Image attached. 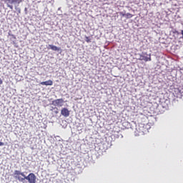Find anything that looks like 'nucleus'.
<instances>
[{"mask_svg": "<svg viewBox=\"0 0 183 183\" xmlns=\"http://www.w3.org/2000/svg\"><path fill=\"white\" fill-rule=\"evenodd\" d=\"M85 41H86V42H87V44H89V42H91V39H89V37L86 36Z\"/></svg>", "mask_w": 183, "mask_h": 183, "instance_id": "9", "label": "nucleus"}, {"mask_svg": "<svg viewBox=\"0 0 183 183\" xmlns=\"http://www.w3.org/2000/svg\"><path fill=\"white\" fill-rule=\"evenodd\" d=\"M139 61H145V62H148V61H151V56L149 55L148 56V54H142L139 55Z\"/></svg>", "mask_w": 183, "mask_h": 183, "instance_id": "3", "label": "nucleus"}, {"mask_svg": "<svg viewBox=\"0 0 183 183\" xmlns=\"http://www.w3.org/2000/svg\"><path fill=\"white\" fill-rule=\"evenodd\" d=\"M3 145H4V142H0V147H3Z\"/></svg>", "mask_w": 183, "mask_h": 183, "instance_id": "12", "label": "nucleus"}, {"mask_svg": "<svg viewBox=\"0 0 183 183\" xmlns=\"http://www.w3.org/2000/svg\"><path fill=\"white\" fill-rule=\"evenodd\" d=\"M8 7L10 8V9H13V6H12L8 5Z\"/></svg>", "mask_w": 183, "mask_h": 183, "instance_id": "13", "label": "nucleus"}, {"mask_svg": "<svg viewBox=\"0 0 183 183\" xmlns=\"http://www.w3.org/2000/svg\"><path fill=\"white\" fill-rule=\"evenodd\" d=\"M123 16H127V18H132V16H134V15H132L131 13H127L125 14H123Z\"/></svg>", "mask_w": 183, "mask_h": 183, "instance_id": "8", "label": "nucleus"}, {"mask_svg": "<svg viewBox=\"0 0 183 183\" xmlns=\"http://www.w3.org/2000/svg\"><path fill=\"white\" fill-rule=\"evenodd\" d=\"M14 178L18 179L20 182H24L25 181V174L21 172L19 170H15L14 173Z\"/></svg>", "mask_w": 183, "mask_h": 183, "instance_id": "1", "label": "nucleus"}, {"mask_svg": "<svg viewBox=\"0 0 183 183\" xmlns=\"http://www.w3.org/2000/svg\"><path fill=\"white\" fill-rule=\"evenodd\" d=\"M49 46L50 49H51L52 51H59V48H58L56 46L49 44Z\"/></svg>", "mask_w": 183, "mask_h": 183, "instance_id": "7", "label": "nucleus"}, {"mask_svg": "<svg viewBox=\"0 0 183 183\" xmlns=\"http://www.w3.org/2000/svg\"><path fill=\"white\" fill-rule=\"evenodd\" d=\"M6 2H9V4H14V2H16V0H6Z\"/></svg>", "mask_w": 183, "mask_h": 183, "instance_id": "10", "label": "nucleus"}, {"mask_svg": "<svg viewBox=\"0 0 183 183\" xmlns=\"http://www.w3.org/2000/svg\"><path fill=\"white\" fill-rule=\"evenodd\" d=\"M41 85H45L46 86H51L52 85H54V81H52V80H47L46 81H41L40 83Z\"/></svg>", "mask_w": 183, "mask_h": 183, "instance_id": "6", "label": "nucleus"}, {"mask_svg": "<svg viewBox=\"0 0 183 183\" xmlns=\"http://www.w3.org/2000/svg\"><path fill=\"white\" fill-rule=\"evenodd\" d=\"M24 179L29 181V183H36V176L34 173H30L28 176H25Z\"/></svg>", "mask_w": 183, "mask_h": 183, "instance_id": "2", "label": "nucleus"}, {"mask_svg": "<svg viewBox=\"0 0 183 183\" xmlns=\"http://www.w3.org/2000/svg\"><path fill=\"white\" fill-rule=\"evenodd\" d=\"M54 114H59V110L58 109L57 107H54Z\"/></svg>", "mask_w": 183, "mask_h": 183, "instance_id": "11", "label": "nucleus"}, {"mask_svg": "<svg viewBox=\"0 0 183 183\" xmlns=\"http://www.w3.org/2000/svg\"><path fill=\"white\" fill-rule=\"evenodd\" d=\"M52 104L55 107H62L64 105V99H57L52 102Z\"/></svg>", "mask_w": 183, "mask_h": 183, "instance_id": "4", "label": "nucleus"}, {"mask_svg": "<svg viewBox=\"0 0 183 183\" xmlns=\"http://www.w3.org/2000/svg\"><path fill=\"white\" fill-rule=\"evenodd\" d=\"M2 84H3L2 79H0V85H2Z\"/></svg>", "mask_w": 183, "mask_h": 183, "instance_id": "14", "label": "nucleus"}, {"mask_svg": "<svg viewBox=\"0 0 183 183\" xmlns=\"http://www.w3.org/2000/svg\"><path fill=\"white\" fill-rule=\"evenodd\" d=\"M139 132L144 134V130H139Z\"/></svg>", "mask_w": 183, "mask_h": 183, "instance_id": "15", "label": "nucleus"}, {"mask_svg": "<svg viewBox=\"0 0 183 183\" xmlns=\"http://www.w3.org/2000/svg\"><path fill=\"white\" fill-rule=\"evenodd\" d=\"M61 114L66 118L69 115V110L66 108H63L61 111Z\"/></svg>", "mask_w": 183, "mask_h": 183, "instance_id": "5", "label": "nucleus"}]
</instances>
